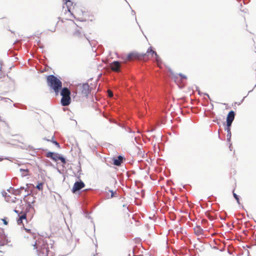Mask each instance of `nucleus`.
Masks as SVG:
<instances>
[{
  "instance_id": "nucleus-27",
  "label": "nucleus",
  "mask_w": 256,
  "mask_h": 256,
  "mask_svg": "<svg viewBox=\"0 0 256 256\" xmlns=\"http://www.w3.org/2000/svg\"><path fill=\"white\" fill-rule=\"evenodd\" d=\"M2 68V64L0 62V72L1 71Z\"/></svg>"
},
{
  "instance_id": "nucleus-17",
  "label": "nucleus",
  "mask_w": 256,
  "mask_h": 256,
  "mask_svg": "<svg viewBox=\"0 0 256 256\" xmlns=\"http://www.w3.org/2000/svg\"><path fill=\"white\" fill-rule=\"evenodd\" d=\"M10 196H6L5 197V199L8 202H15V200H16V197H14L13 198H12V200L10 199Z\"/></svg>"
},
{
  "instance_id": "nucleus-19",
  "label": "nucleus",
  "mask_w": 256,
  "mask_h": 256,
  "mask_svg": "<svg viewBox=\"0 0 256 256\" xmlns=\"http://www.w3.org/2000/svg\"><path fill=\"white\" fill-rule=\"evenodd\" d=\"M19 217L22 220H26V213L21 212L19 214Z\"/></svg>"
},
{
  "instance_id": "nucleus-22",
  "label": "nucleus",
  "mask_w": 256,
  "mask_h": 256,
  "mask_svg": "<svg viewBox=\"0 0 256 256\" xmlns=\"http://www.w3.org/2000/svg\"><path fill=\"white\" fill-rule=\"evenodd\" d=\"M233 195L234 198H236V200H237V202L239 204V198L238 197V196L234 192H233Z\"/></svg>"
},
{
  "instance_id": "nucleus-23",
  "label": "nucleus",
  "mask_w": 256,
  "mask_h": 256,
  "mask_svg": "<svg viewBox=\"0 0 256 256\" xmlns=\"http://www.w3.org/2000/svg\"><path fill=\"white\" fill-rule=\"evenodd\" d=\"M17 222H18V224L20 225V224H22L24 225L23 223H22V220L21 218H20L19 217V218L18 220H17Z\"/></svg>"
},
{
  "instance_id": "nucleus-5",
  "label": "nucleus",
  "mask_w": 256,
  "mask_h": 256,
  "mask_svg": "<svg viewBox=\"0 0 256 256\" xmlns=\"http://www.w3.org/2000/svg\"><path fill=\"white\" fill-rule=\"evenodd\" d=\"M146 54H138L137 52H131L130 53L126 58V60L130 61L135 60H143L146 61L148 60V58H146Z\"/></svg>"
},
{
  "instance_id": "nucleus-4",
  "label": "nucleus",
  "mask_w": 256,
  "mask_h": 256,
  "mask_svg": "<svg viewBox=\"0 0 256 256\" xmlns=\"http://www.w3.org/2000/svg\"><path fill=\"white\" fill-rule=\"evenodd\" d=\"M60 95L62 96L61 99L62 105L63 106H68L71 102L70 90L67 88H64L62 89Z\"/></svg>"
},
{
  "instance_id": "nucleus-6",
  "label": "nucleus",
  "mask_w": 256,
  "mask_h": 256,
  "mask_svg": "<svg viewBox=\"0 0 256 256\" xmlns=\"http://www.w3.org/2000/svg\"><path fill=\"white\" fill-rule=\"evenodd\" d=\"M146 54V58H148L149 59L150 58L149 57L150 56L151 58L154 56L155 61L156 62L158 66L160 68H161L162 64V60L156 52L152 50V47H150L148 49Z\"/></svg>"
},
{
  "instance_id": "nucleus-11",
  "label": "nucleus",
  "mask_w": 256,
  "mask_h": 256,
  "mask_svg": "<svg viewBox=\"0 0 256 256\" xmlns=\"http://www.w3.org/2000/svg\"><path fill=\"white\" fill-rule=\"evenodd\" d=\"M172 77L174 80L176 82H178L179 80H186L187 77L186 76L182 74H174L173 72H171Z\"/></svg>"
},
{
  "instance_id": "nucleus-16",
  "label": "nucleus",
  "mask_w": 256,
  "mask_h": 256,
  "mask_svg": "<svg viewBox=\"0 0 256 256\" xmlns=\"http://www.w3.org/2000/svg\"><path fill=\"white\" fill-rule=\"evenodd\" d=\"M230 126H227L225 128V130L227 132V137L228 138H230L231 137V132H230Z\"/></svg>"
},
{
  "instance_id": "nucleus-2",
  "label": "nucleus",
  "mask_w": 256,
  "mask_h": 256,
  "mask_svg": "<svg viewBox=\"0 0 256 256\" xmlns=\"http://www.w3.org/2000/svg\"><path fill=\"white\" fill-rule=\"evenodd\" d=\"M50 242L49 238H39L36 240L33 246L39 256H48L50 248L52 247V244H49Z\"/></svg>"
},
{
  "instance_id": "nucleus-28",
  "label": "nucleus",
  "mask_w": 256,
  "mask_h": 256,
  "mask_svg": "<svg viewBox=\"0 0 256 256\" xmlns=\"http://www.w3.org/2000/svg\"><path fill=\"white\" fill-rule=\"evenodd\" d=\"M114 196V192H112V196H111L112 197Z\"/></svg>"
},
{
  "instance_id": "nucleus-13",
  "label": "nucleus",
  "mask_w": 256,
  "mask_h": 256,
  "mask_svg": "<svg viewBox=\"0 0 256 256\" xmlns=\"http://www.w3.org/2000/svg\"><path fill=\"white\" fill-rule=\"evenodd\" d=\"M120 67V63L118 61H114L110 64V68L112 71L118 72Z\"/></svg>"
},
{
  "instance_id": "nucleus-9",
  "label": "nucleus",
  "mask_w": 256,
  "mask_h": 256,
  "mask_svg": "<svg viewBox=\"0 0 256 256\" xmlns=\"http://www.w3.org/2000/svg\"><path fill=\"white\" fill-rule=\"evenodd\" d=\"M8 238L4 230L0 228V245L4 246L8 243Z\"/></svg>"
},
{
  "instance_id": "nucleus-3",
  "label": "nucleus",
  "mask_w": 256,
  "mask_h": 256,
  "mask_svg": "<svg viewBox=\"0 0 256 256\" xmlns=\"http://www.w3.org/2000/svg\"><path fill=\"white\" fill-rule=\"evenodd\" d=\"M46 82L48 86L58 95L62 88V82L54 75L48 76Z\"/></svg>"
},
{
  "instance_id": "nucleus-25",
  "label": "nucleus",
  "mask_w": 256,
  "mask_h": 256,
  "mask_svg": "<svg viewBox=\"0 0 256 256\" xmlns=\"http://www.w3.org/2000/svg\"><path fill=\"white\" fill-rule=\"evenodd\" d=\"M53 143L56 146H58V147L60 148V146L58 142H57L56 141H54Z\"/></svg>"
},
{
  "instance_id": "nucleus-7",
  "label": "nucleus",
  "mask_w": 256,
  "mask_h": 256,
  "mask_svg": "<svg viewBox=\"0 0 256 256\" xmlns=\"http://www.w3.org/2000/svg\"><path fill=\"white\" fill-rule=\"evenodd\" d=\"M46 156L48 158H50L54 162H57L58 160H60L64 164H66L65 158L64 157L60 156L58 154L48 152L46 154Z\"/></svg>"
},
{
  "instance_id": "nucleus-10",
  "label": "nucleus",
  "mask_w": 256,
  "mask_h": 256,
  "mask_svg": "<svg viewBox=\"0 0 256 256\" xmlns=\"http://www.w3.org/2000/svg\"><path fill=\"white\" fill-rule=\"evenodd\" d=\"M85 186V184L84 182L81 180L78 182H76L72 189V193L74 194L76 192L82 189Z\"/></svg>"
},
{
  "instance_id": "nucleus-24",
  "label": "nucleus",
  "mask_w": 256,
  "mask_h": 256,
  "mask_svg": "<svg viewBox=\"0 0 256 256\" xmlns=\"http://www.w3.org/2000/svg\"><path fill=\"white\" fill-rule=\"evenodd\" d=\"M108 96L110 97H112L113 96V94L112 92V91L110 90H108Z\"/></svg>"
},
{
  "instance_id": "nucleus-18",
  "label": "nucleus",
  "mask_w": 256,
  "mask_h": 256,
  "mask_svg": "<svg viewBox=\"0 0 256 256\" xmlns=\"http://www.w3.org/2000/svg\"><path fill=\"white\" fill-rule=\"evenodd\" d=\"M43 182L38 183V184L36 186V188L38 189L39 190L42 191L43 190Z\"/></svg>"
},
{
  "instance_id": "nucleus-29",
  "label": "nucleus",
  "mask_w": 256,
  "mask_h": 256,
  "mask_svg": "<svg viewBox=\"0 0 256 256\" xmlns=\"http://www.w3.org/2000/svg\"><path fill=\"white\" fill-rule=\"evenodd\" d=\"M14 211H15V212H18L17 210H15Z\"/></svg>"
},
{
  "instance_id": "nucleus-20",
  "label": "nucleus",
  "mask_w": 256,
  "mask_h": 256,
  "mask_svg": "<svg viewBox=\"0 0 256 256\" xmlns=\"http://www.w3.org/2000/svg\"><path fill=\"white\" fill-rule=\"evenodd\" d=\"M2 245H0V256H3L5 252L4 250L2 247Z\"/></svg>"
},
{
  "instance_id": "nucleus-15",
  "label": "nucleus",
  "mask_w": 256,
  "mask_h": 256,
  "mask_svg": "<svg viewBox=\"0 0 256 256\" xmlns=\"http://www.w3.org/2000/svg\"><path fill=\"white\" fill-rule=\"evenodd\" d=\"M194 234L198 236H202L204 234V230L199 226H196L194 228Z\"/></svg>"
},
{
  "instance_id": "nucleus-21",
  "label": "nucleus",
  "mask_w": 256,
  "mask_h": 256,
  "mask_svg": "<svg viewBox=\"0 0 256 256\" xmlns=\"http://www.w3.org/2000/svg\"><path fill=\"white\" fill-rule=\"evenodd\" d=\"M20 171H22L24 172V173L22 174L24 176H26L28 175V170H24V169H22V168H20Z\"/></svg>"
},
{
  "instance_id": "nucleus-12",
  "label": "nucleus",
  "mask_w": 256,
  "mask_h": 256,
  "mask_svg": "<svg viewBox=\"0 0 256 256\" xmlns=\"http://www.w3.org/2000/svg\"><path fill=\"white\" fill-rule=\"evenodd\" d=\"M235 114L234 111L230 112L226 117V125L227 126H231L232 122L234 118Z\"/></svg>"
},
{
  "instance_id": "nucleus-26",
  "label": "nucleus",
  "mask_w": 256,
  "mask_h": 256,
  "mask_svg": "<svg viewBox=\"0 0 256 256\" xmlns=\"http://www.w3.org/2000/svg\"><path fill=\"white\" fill-rule=\"evenodd\" d=\"M2 221L4 222V224L6 225L8 224V222L6 220V219H2Z\"/></svg>"
},
{
  "instance_id": "nucleus-8",
  "label": "nucleus",
  "mask_w": 256,
  "mask_h": 256,
  "mask_svg": "<svg viewBox=\"0 0 256 256\" xmlns=\"http://www.w3.org/2000/svg\"><path fill=\"white\" fill-rule=\"evenodd\" d=\"M79 88L82 94L84 96H88L90 92V86L88 84H80Z\"/></svg>"
},
{
  "instance_id": "nucleus-14",
  "label": "nucleus",
  "mask_w": 256,
  "mask_h": 256,
  "mask_svg": "<svg viewBox=\"0 0 256 256\" xmlns=\"http://www.w3.org/2000/svg\"><path fill=\"white\" fill-rule=\"evenodd\" d=\"M124 158L121 156H119L116 158H114L113 160L114 164L116 166H120L123 162Z\"/></svg>"
},
{
  "instance_id": "nucleus-1",
  "label": "nucleus",
  "mask_w": 256,
  "mask_h": 256,
  "mask_svg": "<svg viewBox=\"0 0 256 256\" xmlns=\"http://www.w3.org/2000/svg\"><path fill=\"white\" fill-rule=\"evenodd\" d=\"M76 16L81 21L92 20L94 16L84 8H80L74 5L70 0L66 1L62 6L59 19L63 21L64 20H68V24L72 28L75 29L73 33V37L76 43L79 46H82L89 43L88 39L82 31V28H79L76 23L72 20V18H76Z\"/></svg>"
}]
</instances>
